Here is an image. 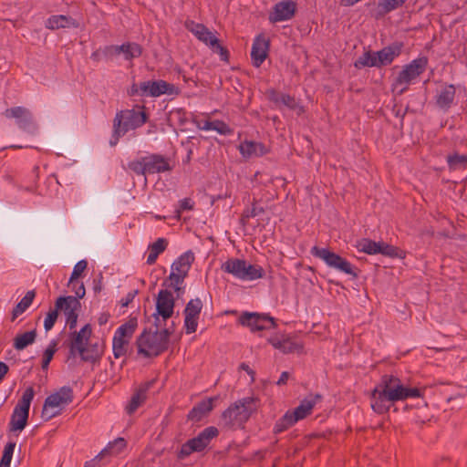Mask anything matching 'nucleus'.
I'll return each mask as SVG.
<instances>
[{
    "label": "nucleus",
    "instance_id": "ddd939ff",
    "mask_svg": "<svg viewBox=\"0 0 467 467\" xmlns=\"http://www.w3.org/2000/svg\"><path fill=\"white\" fill-rule=\"evenodd\" d=\"M72 303L80 306V302L77 300L72 296H59L55 302V308L50 310L45 318L44 321V329L46 332L51 330L57 322L58 317V313L60 310L67 311L71 306Z\"/></svg>",
    "mask_w": 467,
    "mask_h": 467
},
{
    "label": "nucleus",
    "instance_id": "f8f14e48",
    "mask_svg": "<svg viewBox=\"0 0 467 467\" xmlns=\"http://www.w3.org/2000/svg\"><path fill=\"white\" fill-rule=\"evenodd\" d=\"M5 116L16 119L17 126L27 133L33 134L37 130L32 113L24 107L7 109Z\"/></svg>",
    "mask_w": 467,
    "mask_h": 467
},
{
    "label": "nucleus",
    "instance_id": "412c9836",
    "mask_svg": "<svg viewBox=\"0 0 467 467\" xmlns=\"http://www.w3.org/2000/svg\"><path fill=\"white\" fill-rule=\"evenodd\" d=\"M217 400L216 397L208 398L198 402L188 413L187 418L189 420L199 422L203 418L207 417L213 410V402Z\"/></svg>",
    "mask_w": 467,
    "mask_h": 467
},
{
    "label": "nucleus",
    "instance_id": "c03bdc74",
    "mask_svg": "<svg viewBox=\"0 0 467 467\" xmlns=\"http://www.w3.org/2000/svg\"><path fill=\"white\" fill-rule=\"evenodd\" d=\"M81 307L75 305V303H72V306L67 310L64 311L67 316V324L68 325V327L70 330L74 329L77 327L78 323V313L77 310Z\"/></svg>",
    "mask_w": 467,
    "mask_h": 467
},
{
    "label": "nucleus",
    "instance_id": "6e6d98bb",
    "mask_svg": "<svg viewBox=\"0 0 467 467\" xmlns=\"http://www.w3.org/2000/svg\"><path fill=\"white\" fill-rule=\"evenodd\" d=\"M213 130L222 135H229L233 132L232 129L223 121L215 119L213 120Z\"/></svg>",
    "mask_w": 467,
    "mask_h": 467
},
{
    "label": "nucleus",
    "instance_id": "37998d69",
    "mask_svg": "<svg viewBox=\"0 0 467 467\" xmlns=\"http://www.w3.org/2000/svg\"><path fill=\"white\" fill-rule=\"evenodd\" d=\"M184 314V327L186 329V334L194 333L197 330L198 319L200 315H194L190 313Z\"/></svg>",
    "mask_w": 467,
    "mask_h": 467
},
{
    "label": "nucleus",
    "instance_id": "c756f323",
    "mask_svg": "<svg viewBox=\"0 0 467 467\" xmlns=\"http://www.w3.org/2000/svg\"><path fill=\"white\" fill-rule=\"evenodd\" d=\"M119 55L123 54L126 60H131L134 57H139L142 54V47L135 42H126L118 46Z\"/></svg>",
    "mask_w": 467,
    "mask_h": 467
},
{
    "label": "nucleus",
    "instance_id": "bb28decb",
    "mask_svg": "<svg viewBox=\"0 0 467 467\" xmlns=\"http://www.w3.org/2000/svg\"><path fill=\"white\" fill-rule=\"evenodd\" d=\"M407 0H380L377 5L376 18H381L390 12L401 7Z\"/></svg>",
    "mask_w": 467,
    "mask_h": 467
},
{
    "label": "nucleus",
    "instance_id": "f257e3e1",
    "mask_svg": "<svg viewBox=\"0 0 467 467\" xmlns=\"http://www.w3.org/2000/svg\"><path fill=\"white\" fill-rule=\"evenodd\" d=\"M145 106L136 105L131 109H122L116 113L113 119L110 146H116L121 137L129 130H136L149 120Z\"/></svg>",
    "mask_w": 467,
    "mask_h": 467
},
{
    "label": "nucleus",
    "instance_id": "ea45409f",
    "mask_svg": "<svg viewBox=\"0 0 467 467\" xmlns=\"http://www.w3.org/2000/svg\"><path fill=\"white\" fill-rule=\"evenodd\" d=\"M265 212V208L256 206V201L254 200V202L252 203V208L244 211V213H242L241 218H240V223L243 225H245L247 223V221L249 218H254L255 216H258L261 213H264Z\"/></svg>",
    "mask_w": 467,
    "mask_h": 467
},
{
    "label": "nucleus",
    "instance_id": "473e14b6",
    "mask_svg": "<svg viewBox=\"0 0 467 467\" xmlns=\"http://www.w3.org/2000/svg\"><path fill=\"white\" fill-rule=\"evenodd\" d=\"M168 245V241L165 238H158L153 244H150V253L147 257V264L153 265L159 254L163 253Z\"/></svg>",
    "mask_w": 467,
    "mask_h": 467
},
{
    "label": "nucleus",
    "instance_id": "4d7b16f0",
    "mask_svg": "<svg viewBox=\"0 0 467 467\" xmlns=\"http://www.w3.org/2000/svg\"><path fill=\"white\" fill-rule=\"evenodd\" d=\"M181 92L180 88L173 84L168 83L165 80L161 82V95H179Z\"/></svg>",
    "mask_w": 467,
    "mask_h": 467
},
{
    "label": "nucleus",
    "instance_id": "09e8293b",
    "mask_svg": "<svg viewBox=\"0 0 467 467\" xmlns=\"http://www.w3.org/2000/svg\"><path fill=\"white\" fill-rule=\"evenodd\" d=\"M202 308V302L200 298L191 299L185 308L183 313H190L194 315H200Z\"/></svg>",
    "mask_w": 467,
    "mask_h": 467
},
{
    "label": "nucleus",
    "instance_id": "a18cd8bd",
    "mask_svg": "<svg viewBox=\"0 0 467 467\" xmlns=\"http://www.w3.org/2000/svg\"><path fill=\"white\" fill-rule=\"evenodd\" d=\"M303 346L297 342L291 340L289 337L283 338V346L281 351L285 354L301 352Z\"/></svg>",
    "mask_w": 467,
    "mask_h": 467
},
{
    "label": "nucleus",
    "instance_id": "9d476101",
    "mask_svg": "<svg viewBox=\"0 0 467 467\" xmlns=\"http://www.w3.org/2000/svg\"><path fill=\"white\" fill-rule=\"evenodd\" d=\"M239 322L241 325L250 327L253 332L268 330L276 327L274 317L268 314L255 312H244L239 317Z\"/></svg>",
    "mask_w": 467,
    "mask_h": 467
},
{
    "label": "nucleus",
    "instance_id": "4c0bfd02",
    "mask_svg": "<svg viewBox=\"0 0 467 467\" xmlns=\"http://www.w3.org/2000/svg\"><path fill=\"white\" fill-rule=\"evenodd\" d=\"M194 259L195 257L192 251L188 250L172 263L171 270L174 271L177 269L191 268Z\"/></svg>",
    "mask_w": 467,
    "mask_h": 467
},
{
    "label": "nucleus",
    "instance_id": "c85d7f7f",
    "mask_svg": "<svg viewBox=\"0 0 467 467\" xmlns=\"http://www.w3.org/2000/svg\"><path fill=\"white\" fill-rule=\"evenodd\" d=\"M36 336L37 334L36 329L16 335L14 338V348L17 351L25 349L36 341Z\"/></svg>",
    "mask_w": 467,
    "mask_h": 467
},
{
    "label": "nucleus",
    "instance_id": "603ef678",
    "mask_svg": "<svg viewBox=\"0 0 467 467\" xmlns=\"http://www.w3.org/2000/svg\"><path fill=\"white\" fill-rule=\"evenodd\" d=\"M63 400V404L68 405L73 401V389L68 386H63L56 392Z\"/></svg>",
    "mask_w": 467,
    "mask_h": 467
},
{
    "label": "nucleus",
    "instance_id": "e433bc0d",
    "mask_svg": "<svg viewBox=\"0 0 467 467\" xmlns=\"http://www.w3.org/2000/svg\"><path fill=\"white\" fill-rule=\"evenodd\" d=\"M296 421L294 420L293 416L291 415V410H287L283 417H281L275 424L273 432L275 434L281 433L290 427H292L294 424H296Z\"/></svg>",
    "mask_w": 467,
    "mask_h": 467
},
{
    "label": "nucleus",
    "instance_id": "864d4df0",
    "mask_svg": "<svg viewBox=\"0 0 467 467\" xmlns=\"http://www.w3.org/2000/svg\"><path fill=\"white\" fill-rule=\"evenodd\" d=\"M210 48L214 52L219 54L220 58L222 61L229 62L230 59V53L228 49L225 47H223L220 44V40L217 38V44H214L213 46H211Z\"/></svg>",
    "mask_w": 467,
    "mask_h": 467
},
{
    "label": "nucleus",
    "instance_id": "a878e982",
    "mask_svg": "<svg viewBox=\"0 0 467 467\" xmlns=\"http://www.w3.org/2000/svg\"><path fill=\"white\" fill-rule=\"evenodd\" d=\"M239 150L245 158H250L252 156H263L267 152L266 148L263 143L248 140H245L239 145Z\"/></svg>",
    "mask_w": 467,
    "mask_h": 467
},
{
    "label": "nucleus",
    "instance_id": "4468645a",
    "mask_svg": "<svg viewBox=\"0 0 467 467\" xmlns=\"http://www.w3.org/2000/svg\"><path fill=\"white\" fill-rule=\"evenodd\" d=\"M176 298L168 289L159 291L156 297L155 308L158 315H162V320L167 321L173 315Z\"/></svg>",
    "mask_w": 467,
    "mask_h": 467
},
{
    "label": "nucleus",
    "instance_id": "338daca9",
    "mask_svg": "<svg viewBox=\"0 0 467 467\" xmlns=\"http://www.w3.org/2000/svg\"><path fill=\"white\" fill-rule=\"evenodd\" d=\"M15 447H16L15 442H12V441L7 442L4 448L3 454L7 455V456L9 455L10 457H13Z\"/></svg>",
    "mask_w": 467,
    "mask_h": 467
},
{
    "label": "nucleus",
    "instance_id": "b1692460",
    "mask_svg": "<svg viewBox=\"0 0 467 467\" xmlns=\"http://www.w3.org/2000/svg\"><path fill=\"white\" fill-rule=\"evenodd\" d=\"M456 88L454 85H445L436 96V105L443 111H448L454 102Z\"/></svg>",
    "mask_w": 467,
    "mask_h": 467
},
{
    "label": "nucleus",
    "instance_id": "13d9d810",
    "mask_svg": "<svg viewBox=\"0 0 467 467\" xmlns=\"http://www.w3.org/2000/svg\"><path fill=\"white\" fill-rule=\"evenodd\" d=\"M44 403L45 407L55 408L59 406L60 404H63V400L57 394L53 393L47 397Z\"/></svg>",
    "mask_w": 467,
    "mask_h": 467
},
{
    "label": "nucleus",
    "instance_id": "39448f33",
    "mask_svg": "<svg viewBox=\"0 0 467 467\" xmlns=\"http://www.w3.org/2000/svg\"><path fill=\"white\" fill-rule=\"evenodd\" d=\"M310 253L313 256L322 259L328 267L350 275L353 279L358 277L359 270L358 268L353 266L346 258L328 248L315 245L311 248Z\"/></svg>",
    "mask_w": 467,
    "mask_h": 467
},
{
    "label": "nucleus",
    "instance_id": "7c9ffc66",
    "mask_svg": "<svg viewBox=\"0 0 467 467\" xmlns=\"http://www.w3.org/2000/svg\"><path fill=\"white\" fill-rule=\"evenodd\" d=\"M162 80H148L140 83L141 97H160L161 96Z\"/></svg>",
    "mask_w": 467,
    "mask_h": 467
},
{
    "label": "nucleus",
    "instance_id": "0eeeda50",
    "mask_svg": "<svg viewBox=\"0 0 467 467\" xmlns=\"http://www.w3.org/2000/svg\"><path fill=\"white\" fill-rule=\"evenodd\" d=\"M138 354L147 358L160 356L167 349V346L160 342V337L155 334V329L145 327L136 339Z\"/></svg>",
    "mask_w": 467,
    "mask_h": 467
},
{
    "label": "nucleus",
    "instance_id": "69168bd1",
    "mask_svg": "<svg viewBox=\"0 0 467 467\" xmlns=\"http://www.w3.org/2000/svg\"><path fill=\"white\" fill-rule=\"evenodd\" d=\"M77 332L82 335L86 339L89 341V338L92 334V328L90 324H86L79 331Z\"/></svg>",
    "mask_w": 467,
    "mask_h": 467
},
{
    "label": "nucleus",
    "instance_id": "a211bd4d",
    "mask_svg": "<svg viewBox=\"0 0 467 467\" xmlns=\"http://www.w3.org/2000/svg\"><path fill=\"white\" fill-rule=\"evenodd\" d=\"M185 27L187 30L192 32L198 38V40L202 41L209 47L214 44H217V37L203 24L195 23L194 21L189 20L185 22Z\"/></svg>",
    "mask_w": 467,
    "mask_h": 467
},
{
    "label": "nucleus",
    "instance_id": "c9c22d12",
    "mask_svg": "<svg viewBox=\"0 0 467 467\" xmlns=\"http://www.w3.org/2000/svg\"><path fill=\"white\" fill-rule=\"evenodd\" d=\"M450 170L456 171L464 169L467 166V154L453 152L446 157Z\"/></svg>",
    "mask_w": 467,
    "mask_h": 467
},
{
    "label": "nucleus",
    "instance_id": "393cba45",
    "mask_svg": "<svg viewBox=\"0 0 467 467\" xmlns=\"http://www.w3.org/2000/svg\"><path fill=\"white\" fill-rule=\"evenodd\" d=\"M322 396L320 394H316L311 399H305L301 401V403L291 411V415L294 420L297 422L300 420L305 419L307 415H309L316 405L317 400H320Z\"/></svg>",
    "mask_w": 467,
    "mask_h": 467
},
{
    "label": "nucleus",
    "instance_id": "bf43d9fd",
    "mask_svg": "<svg viewBox=\"0 0 467 467\" xmlns=\"http://www.w3.org/2000/svg\"><path fill=\"white\" fill-rule=\"evenodd\" d=\"M371 50L365 51L354 63L356 68H362L368 66L369 55Z\"/></svg>",
    "mask_w": 467,
    "mask_h": 467
},
{
    "label": "nucleus",
    "instance_id": "8fccbe9b",
    "mask_svg": "<svg viewBox=\"0 0 467 467\" xmlns=\"http://www.w3.org/2000/svg\"><path fill=\"white\" fill-rule=\"evenodd\" d=\"M168 280L171 282L169 286L173 287L174 291L177 293L176 298H180L179 290H184V287L181 285L183 283L182 277L179 276V275L171 270Z\"/></svg>",
    "mask_w": 467,
    "mask_h": 467
},
{
    "label": "nucleus",
    "instance_id": "dca6fc26",
    "mask_svg": "<svg viewBox=\"0 0 467 467\" xmlns=\"http://www.w3.org/2000/svg\"><path fill=\"white\" fill-rule=\"evenodd\" d=\"M156 379L146 381L139 386L138 389L132 394L128 405L126 406V412L129 415H132L138 408H140L148 398V391L155 384Z\"/></svg>",
    "mask_w": 467,
    "mask_h": 467
},
{
    "label": "nucleus",
    "instance_id": "79ce46f5",
    "mask_svg": "<svg viewBox=\"0 0 467 467\" xmlns=\"http://www.w3.org/2000/svg\"><path fill=\"white\" fill-rule=\"evenodd\" d=\"M129 344L128 339H123L120 337H118L116 336L113 337L112 340V348H113V354L116 358H120L121 356L125 355L127 348L126 346Z\"/></svg>",
    "mask_w": 467,
    "mask_h": 467
},
{
    "label": "nucleus",
    "instance_id": "58836bf2",
    "mask_svg": "<svg viewBox=\"0 0 467 467\" xmlns=\"http://www.w3.org/2000/svg\"><path fill=\"white\" fill-rule=\"evenodd\" d=\"M84 357H88L89 360H84V362L96 363L101 358V352L99 349L98 343L90 344L89 342L84 348Z\"/></svg>",
    "mask_w": 467,
    "mask_h": 467
},
{
    "label": "nucleus",
    "instance_id": "72a5a7b5",
    "mask_svg": "<svg viewBox=\"0 0 467 467\" xmlns=\"http://www.w3.org/2000/svg\"><path fill=\"white\" fill-rule=\"evenodd\" d=\"M127 445L126 441L123 438H117L113 441L109 442L105 449H103L96 458H102L105 455H116L119 454Z\"/></svg>",
    "mask_w": 467,
    "mask_h": 467
},
{
    "label": "nucleus",
    "instance_id": "3c124183",
    "mask_svg": "<svg viewBox=\"0 0 467 467\" xmlns=\"http://www.w3.org/2000/svg\"><path fill=\"white\" fill-rule=\"evenodd\" d=\"M88 266V262L86 260H80L78 261L72 271L71 276L69 278V283L73 284L75 280L79 278L82 275V273L86 270Z\"/></svg>",
    "mask_w": 467,
    "mask_h": 467
},
{
    "label": "nucleus",
    "instance_id": "774afa93",
    "mask_svg": "<svg viewBox=\"0 0 467 467\" xmlns=\"http://www.w3.org/2000/svg\"><path fill=\"white\" fill-rule=\"evenodd\" d=\"M127 92H128V95L130 97H133L136 95L141 96V91L140 89V84L137 85V84L133 83L131 85V87L128 89Z\"/></svg>",
    "mask_w": 467,
    "mask_h": 467
},
{
    "label": "nucleus",
    "instance_id": "680f3d73",
    "mask_svg": "<svg viewBox=\"0 0 467 467\" xmlns=\"http://www.w3.org/2000/svg\"><path fill=\"white\" fill-rule=\"evenodd\" d=\"M101 51L105 58H112L113 57L119 56L118 45L107 46Z\"/></svg>",
    "mask_w": 467,
    "mask_h": 467
},
{
    "label": "nucleus",
    "instance_id": "4be33fe9",
    "mask_svg": "<svg viewBox=\"0 0 467 467\" xmlns=\"http://www.w3.org/2000/svg\"><path fill=\"white\" fill-rule=\"evenodd\" d=\"M268 98L278 108L283 105L289 109L298 110L297 114H301L304 111L303 107L296 102V99L288 94L279 93L272 89L268 93Z\"/></svg>",
    "mask_w": 467,
    "mask_h": 467
},
{
    "label": "nucleus",
    "instance_id": "f03ea898",
    "mask_svg": "<svg viewBox=\"0 0 467 467\" xmlns=\"http://www.w3.org/2000/svg\"><path fill=\"white\" fill-rule=\"evenodd\" d=\"M258 407V398L246 397L238 400L222 413L221 424L227 429H242Z\"/></svg>",
    "mask_w": 467,
    "mask_h": 467
},
{
    "label": "nucleus",
    "instance_id": "f704fd0d",
    "mask_svg": "<svg viewBox=\"0 0 467 467\" xmlns=\"http://www.w3.org/2000/svg\"><path fill=\"white\" fill-rule=\"evenodd\" d=\"M138 326V320L136 317H130L126 323L121 325L115 332L116 337L129 339L132 337Z\"/></svg>",
    "mask_w": 467,
    "mask_h": 467
},
{
    "label": "nucleus",
    "instance_id": "5701e85b",
    "mask_svg": "<svg viewBox=\"0 0 467 467\" xmlns=\"http://www.w3.org/2000/svg\"><path fill=\"white\" fill-rule=\"evenodd\" d=\"M47 28L51 30H57L60 28H78V22L69 16L54 15L48 17L45 23Z\"/></svg>",
    "mask_w": 467,
    "mask_h": 467
},
{
    "label": "nucleus",
    "instance_id": "20e7f679",
    "mask_svg": "<svg viewBox=\"0 0 467 467\" xmlns=\"http://www.w3.org/2000/svg\"><path fill=\"white\" fill-rule=\"evenodd\" d=\"M223 272L243 281H254L265 276V272L259 265H252L244 259L229 258L221 266Z\"/></svg>",
    "mask_w": 467,
    "mask_h": 467
},
{
    "label": "nucleus",
    "instance_id": "aec40b11",
    "mask_svg": "<svg viewBox=\"0 0 467 467\" xmlns=\"http://www.w3.org/2000/svg\"><path fill=\"white\" fill-rule=\"evenodd\" d=\"M142 160L146 161L147 173H161L164 171H171L172 166L170 164L167 158L161 154H150L149 156L142 157Z\"/></svg>",
    "mask_w": 467,
    "mask_h": 467
},
{
    "label": "nucleus",
    "instance_id": "de8ad7c7",
    "mask_svg": "<svg viewBox=\"0 0 467 467\" xmlns=\"http://www.w3.org/2000/svg\"><path fill=\"white\" fill-rule=\"evenodd\" d=\"M128 167L138 175H145L147 173L146 161L142 158L130 161Z\"/></svg>",
    "mask_w": 467,
    "mask_h": 467
},
{
    "label": "nucleus",
    "instance_id": "2eb2a0df",
    "mask_svg": "<svg viewBox=\"0 0 467 467\" xmlns=\"http://www.w3.org/2000/svg\"><path fill=\"white\" fill-rule=\"evenodd\" d=\"M296 12V3L291 0L276 3L273 7V12L269 15V20L272 23L289 20L294 17Z\"/></svg>",
    "mask_w": 467,
    "mask_h": 467
},
{
    "label": "nucleus",
    "instance_id": "f3484780",
    "mask_svg": "<svg viewBox=\"0 0 467 467\" xmlns=\"http://www.w3.org/2000/svg\"><path fill=\"white\" fill-rule=\"evenodd\" d=\"M270 42L263 35L257 36L254 39L251 50L252 64L259 67L268 56Z\"/></svg>",
    "mask_w": 467,
    "mask_h": 467
},
{
    "label": "nucleus",
    "instance_id": "2f4dec72",
    "mask_svg": "<svg viewBox=\"0 0 467 467\" xmlns=\"http://www.w3.org/2000/svg\"><path fill=\"white\" fill-rule=\"evenodd\" d=\"M35 296H36L35 290H30V291L26 292L25 296L13 308L12 314H11V321H15L19 315L24 313L30 306Z\"/></svg>",
    "mask_w": 467,
    "mask_h": 467
},
{
    "label": "nucleus",
    "instance_id": "cd10ccee",
    "mask_svg": "<svg viewBox=\"0 0 467 467\" xmlns=\"http://www.w3.org/2000/svg\"><path fill=\"white\" fill-rule=\"evenodd\" d=\"M371 399L373 402L371 403L372 410L378 414H383L389 411V405H387L386 402L389 401L387 398L382 396V391L379 388H375L371 393Z\"/></svg>",
    "mask_w": 467,
    "mask_h": 467
},
{
    "label": "nucleus",
    "instance_id": "7ed1b4c3",
    "mask_svg": "<svg viewBox=\"0 0 467 467\" xmlns=\"http://www.w3.org/2000/svg\"><path fill=\"white\" fill-rule=\"evenodd\" d=\"M377 388H379L382 396L389 402L422 396L420 389L404 386L401 380L393 375H383Z\"/></svg>",
    "mask_w": 467,
    "mask_h": 467
},
{
    "label": "nucleus",
    "instance_id": "a19ab883",
    "mask_svg": "<svg viewBox=\"0 0 467 467\" xmlns=\"http://www.w3.org/2000/svg\"><path fill=\"white\" fill-rule=\"evenodd\" d=\"M57 341L53 340L49 344V346L46 348V350L43 353L42 362H41V368L43 370H47L48 366L53 359V357L55 353L57 352Z\"/></svg>",
    "mask_w": 467,
    "mask_h": 467
},
{
    "label": "nucleus",
    "instance_id": "0e129e2a",
    "mask_svg": "<svg viewBox=\"0 0 467 467\" xmlns=\"http://www.w3.org/2000/svg\"><path fill=\"white\" fill-rule=\"evenodd\" d=\"M73 289L75 290L76 296H74L77 300L79 301V299H82L85 296L86 289L84 286V284L81 283L78 287H76V285L73 283Z\"/></svg>",
    "mask_w": 467,
    "mask_h": 467
},
{
    "label": "nucleus",
    "instance_id": "9b49d317",
    "mask_svg": "<svg viewBox=\"0 0 467 467\" xmlns=\"http://www.w3.org/2000/svg\"><path fill=\"white\" fill-rule=\"evenodd\" d=\"M428 65V58L420 57L412 60L410 64L404 66L396 78V84H409L411 80L422 74Z\"/></svg>",
    "mask_w": 467,
    "mask_h": 467
},
{
    "label": "nucleus",
    "instance_id": "49530a36",
    "mask_svg": "<svg viewBox=\"0 0 467 467\" xmlns=\"http://www.w3.org/2000/svg\"><path fill=\"white\" fill-rule=\"evenodd\" d=\"M88 342L89 341L88 339H86L82 335H80L77 331L71 332L69 334L68 344L74 346L75 348H84Z\"/></svg>",
    "mask_w": 467,
    "mask_h": 467
},
{
    "label": "nucleus",
    "instance_id": "e2e57ef3",
    "mask_svg": "<svg viewBox=\"0 0 467 467\" xmlns=\"http://www.w3.org/2000/svg\"><path fill=\"white\" fill-rule=\"evenodd\" d=\"M137 294H138V290H133V291L129 292L126 295V297L121 299V301H120L121 306L122 307L128 306L133 301V299Z\"/></svg>",
    "mask_w": 467,
    "mask_h": 467
},
{
    "label": "nucleus",
    "instance_id": "052dcab7",
    "mask_svg": "<svg viewBox=\"0 0 467 467\" xmlns=\"http://www.w3.org/2000/svg\"><path fill=\"white\" fill-rule=\"evenodd\" d=\"M67 346L69 348L67 357L68 359L71 358H75L78 354L80 356L82 361L90 359L88 357H84V348H78L70 344H67Z\"/></svg>",
    "mask_w": 467,
    "mask_h": 467
},
{
    "label": "nucleus",
    "instance_id": "423d86ee",
    "mask_svg": "<svg viewBox=\"0 0 467 467\" xmlns=\"http://www.w3.org/2000/svg\"><path fill=\"white\" fill-rule=\"evenodd\" d=\"M35 390L28 387L24 392L18 403L16 405L10 419V431H22L29 417L30 404L34 399Z\"/></svg>",
    "mask_w": 467,
    "mask_h": 467
},
{
    "label": "nucleus",
    "instance_id": "1a4fd4ad",
    "mask_svg": "<svg viewBox=\"0 0 467 467\" xmlns=\"http://www.w3.org/2000/svg\"><path fill=\"white\" fill-rule=\"evenodd\" d=\"M357 247L359 252L368 254H380L391 258L402 257L401 250L385 242H375L371 239L363 238L358 243Z\"/></svg>",
    "mask_w": 467,
    "mask_h": 467
},
{
    "label": "nucleus",
    "instance_id": "6ab92c4d",
    "mask_svg": "<svg viewBox=\"0 0 467 467\" xmlns=\"http://www.w3.org/2000/svg\"><path fill=\"white\" fill-rule=\"evenodd\" d=\"M402 48L403 43L396 41L379 51H375V55L378 57V62H379L380 67L390 65L395 57L401 54Z\"/></svg>",
    "mask_w": 467,
    "mask_h": 467
},
{
    "label": "nucleus",
    "instance_id": "5fc2aeb1",
    "mask_svg": "<svg viewBox=\"0 0 467 467\" xmlns=\"http://www.w3.org/2000/svg\"><path fill=\"white\" fill-rule=\"evenodd\" d=\"M174 333L173 328H163L161 330L155 329V334L158 335V337H160V342L161 344H164L167 346V349L169 348L170 345V337Z\"/></svg>",
    "mask_w": 467,
    "mask_h": 467
},
{
    "label": "nucleus",
    "instance_id": "6e6552de",
    "mask_svg": "<svg viewBox=\"0 0 467 467\" xmlns=\"http://www.w3.org/2000/svg\"><path fill=\"white\" fill-rule=\"evenodd\" d=\"M218 434L219 431L216 427L210 426L205 428L196 437L188 440L182 445L180 451H177V459L183 460L192 452L202 451Z\"/></svg>",
    "mask_w": 467,
    "mask_h": 467
}]
</instances>
